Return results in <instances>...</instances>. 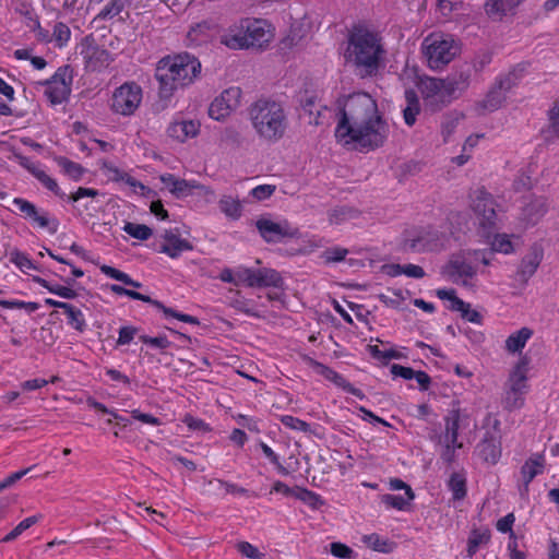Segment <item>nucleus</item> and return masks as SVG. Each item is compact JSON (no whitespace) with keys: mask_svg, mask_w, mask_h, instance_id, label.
Here are the masks:
<instances>
[{"mask_svg":"<svg viewBox=\"0 0 559 559\" xmlns=\"http://www.w3.org/2000/svg\"><path fill=\"white\" fill-rule=\"evenodd\" d=\"M242 278L249 287H275L281 288L284 280L281 273L274 269H245Z\"/></svg>","mask_w":559,"mask_h":559,"instance_id":"f8f14e48","label":"nucleus"},{"mask_svg":"<svg viewBox=\"0 0 559 559\" xmlns=\"http://www.w3.org/2000/svg\"><path fill=\"white\" fill-rule=\"evenodd\" d=\"M55 160L57 162L58 166L62 168L63 173L75 181L80 180L85 173V169L82 165L72 162L67 157L59 156L56 157Z\"/></svg>","mask_w":559,"mask_h":559,"instance_id":"f704fd0d","label":"nucleus"},{"mask_svg":"<svg viewBox=\"0 0 559 559\" xmlns=\"http://www.w3.org/2000/svg\"><path fill=\"white\" fill-rule=\"evenodd\" d=\"M441 273L453 283L467 286L468 280L476 275V270L465 260L452 259L442 267Z\"/></svg>","mask_w":559,"mask_h":559,"instance_id":"4468645a","label":"nucleus"},{"mask_svg":"<svg viewBox=\"0 0 559 559\" xmlns=\"http://www.w3.org/2000/svg\"><path fill=\"white\" fill-rule=\"evenodd\" d=\"M163 238L165 243L160 246L158 252L167 254L171 259H177L185 251L193 250V245L179 237L173 230H165Z\"/></svg>","mask_w":559,"mask_h":559,"instance_id":"f3484780","label":"nucleus"},{"mask_svg":"<svg viewBox=\"0 0 559 559\" xmlns=\"http://www.w3.org/2000/svg\"><path fill=\"white\" fill-rule=\"evenodd\" d=\"M295 497L314 510L320 509L324 504L320 495L307 488L296 487Z\"/></svg>","mask_w":559,"mask_h":559,"instance_id":"c9c22d12","label":"nucleus"},{"mask_svg":"<svg viewBox=\"0 0 559 559\" xmlns=\"http://www.w3.org/2000/svg\"><path fill=\"white\" fill-rule=\"evenodd\" d=\"M543 255L537 250L526 254L519 266L518 276L522 282H527L534 275L542 262Z\"/></svg>","mask_w":559,"mask_h":559,"instance_id":"5701e85b","label":"nucleus"},{"mask_svg":"<svg viewBox=\"0 0 559 559\" xmlns=\"http://www.w3.org/2000/svg\"><path fill=\"white\" fill-rule=\"evenodd\" d=\"M547 212V202L544 197H534L523 207L524 219L530 224H536Z\"/></svg>","mask_w":559,"mask_h":559,"instance_id":"412c9836","label":"nucleus"},{"mask_svg":"<svg viewBox=\"0 0 559 559\" xmlns=\"http://www.w3.org/2000/svg\"><path fill=\"white\" fill-rule=\"evenodd\" d=\"M549 131L559 136V104L549 110Z\"/></svg>","mask_w":559,"mask_h":559,"instance_id":"774afa93","label":"nucleus"},{"mask_svg":"<svg viewBox=\"0 0 559 559\" xmlns=\"http://www.w3.org/2000/svg\"><path fill=\"white\" fill-rule=\"evenodd\" d=\"M231 307L235 310L240 311V312H242V313H245L247 316H250V317H253V318H258V319L263 318V314H261L260 312L255 311L254 308L251 305V301L248 300V299L237 298V299L233 300Z\"/></svg>","mask_w":559,"mask_h":559,"instance_id":"6e6d98bb","label":"nucleus"},{"mask_svg":"<svg viewBox=\"0 0 559 559\" xmlns=\"http://www.w3.org/2000/svg\"><path fill=\"white\" fill-rule=\"evenodd\" d=\"M454 311H457L461 313V317L475 324H481L483 323V316L477 310H474L471 308V304L464 301V306L461 309H455Z\"/></svg>","mask_w":559,"mask_h":559,"instance_id":"052dcab7","label":"nucleus"},{"mask_svg":"<svg viewBox=\"0 0 559 559\" xmlns=\"http://www.w3.org/2000/svg\"><path fill=\"white\" fill-rule=\"evenodd\" d=\"M43 516L40 514L32 515L21 521L1 542L10 543L16 539L22 533L35 525Z\"/></svg>","mask_w":559,"mask_h":559,"instance_id":"58836bf2","label":"nucleus"},{"mask_svg":"<svg viewBox=\"0 0 559 559\" xmlns=\"http://www.w3.org/2000/svg\"><path fill=\"white\" fill-rule=\"evenodd\" d=\"M440 247V233L432 228L421 231L416 238L404 242V250L412 252L435 251Z\"/></svg>","mask_w":559,"mask_h":559,"instance_id":"2eb2a0df","label":"nucleus"},{"mask_svg":"<svg viewBox=\"0 0 559 559\" xmlns=\"http://www.w3.org/2000/svg\"><path fill=\"white\" fill-rule=\"evenodd\" d=\"M362 542L372 550L389 554L393 550L394 543L389 539L380 537L378 534L372 533L365 535Z\"/></svg>","mask_w":559,"mask_h":559,"instance_id":"72a5a7b5","label":"nucleus"},{"mask_svg":"<svg viewBox=\"0 0 559 559\" xmlns=\"http://www.w3.org/2000/svg\"><path fill=\"white\" fill-rule=\"evenodd\" d=\"M202 188L203 186L195 180L180 179V182L178 183L176 191L173 194L176 198H185L191 195L193 190Z\"/></svg>","mask_w":559,"mask_h":559,"instance_id":"864d4df0","label":"nucleus"},{"mask_svg":"<svg viewBox=\"0 0 559 559\" xmlns=\"http://www.w3.org/2000/svg\"><path fill=\"white\" fill-rule=\"evenodd\" d=\"M523 393L508 390L503 399V406L508 411L521 408L524 404Z\"/></svg>","mask_w":559,"mask_h":559,"instance_id":"5fc2aeb1","label":"nucleus"},{"mask_svg":"<svg viewBox=\"0 0 559 559\" xmlns=\"http://www.w3.org/2000/svg\"><path fill=\"white\" fill-rule=\"evenodd\" d=\"M544 467L545 459L543 454H534L525 461L521 467V475L523 479V490H521V495L528 491L530 484L537 475L543 474Z\"/></svg>","mask_w":559,"mask_h":559,"instance_id":"a211bd4d","label":"nucleus"},{"mask_svg":"<svg viewBox=\"0 0 559 559\" xmlns=\"http://www.w3.org/2000/svg\"><path fill=\"white\" fill-rule=\"evenodd\" d=\"M201 71L200 60L188 51L163 57L155 68L159 98L169 100L177 90L192 85L201 76Z\"/></svg>","mask_w":559,"mask_h":559,"instance_id":"7ed1b4c3","label":"nucleus"},{"mask_svg":"<svg viewBox=\"0 0 559 559\" xmlns=\"http://www.w3.org/2000/svg\"><path fill=\"white\" fill-rule=\"evenodd\" d=\"M406 107L403 109L404 121L408 127H412L416 122V118L419 115L421 108L418 95L413 88L405 90L404 93Z\"/></svg>","mask_w":559,"mask_h":559,"instance_id":"4be33fe9","label":"nucleus"},{"mask_svg":"<svg viewBox=\"0 0 559 559\" xmlns=\"http://www.w3.org/2000/svg\"><path fill=\"white\" fill-rule=\"evenodd\" d=\"M419 90L425 98L433 97L440 93L445 94V80L435 78L421 79Z\"/></svg>","mask_w":559,"mask_h":559,"instance_id":"c756f323","label":"nucleus"},{"mask_svg":"<svg viewBox=\"0 0 559 559\" xmlns=\"http://www.w3.org/2000/svg\"><path fill=\"white\" fill-rule=\"evenodd\" d=\"M102 168L105 169L110 175V179L112 181H117V182L123 181L130 187L140 188L142 191L147 189V187L144 186L142 182L138 181L135 178H133L129 174L120 170L118 167L114 166L112 164H110L106 160L103 162Z\"/></svg>","mask_w":559,"mask_h":559,"instance_id":"bb28decb","label":"nucleus"},{"mask_svg":"<svg viewBox=\"0 0 559 559\" xmlns=\"http://www.w3.org/2000/svg\"><path fill=\"white\" fill-rule=\"evenodd\" d=\"M380 499H381V502L386 508L396 509L399 511L407 510L408 506L414 500V499H408L407 496L405 498L401 495H391V493L382 495Z\"/></svg>","mask_w":559,"mask_h":559,"instance_id":"79ce46f5","label":"nucleus"},{"mask_svg":"<svg viewBox=\"0 0 559 559\" xmlns=\"http://www.w3.org/2000/svg\"><path fill=\"white\" fill-rule=\"evenodd\" d=\"M504 100L506 95L493 85L481 102V107L488 111H495L501 107Z\"/></svg>","mask_w":559,"mask_h":559,"instance_id":"e433bc0d","label":"nucleus"},{"mask_svg":"<svg viewBox=\"0 0 559 559\" xmlns=\"http://www.w3.org/2000/svg\"><path fill=\"white\" fill-rule=\"evenodd\" d=\"M460 419L461 414L460 409H452L449 412V414L445 416L444 421V442L448 443H459L457 437H459V429H460Z\"/></svg>","mask_w":559,"mask_h":559,"instance_id":"a878e982","label":"nucleus"},{"mask_svg":"<svg viewBox=\"0 0 559 559\" xmlns=\"http://www.w3.org/2000/svg\"><path fill=\"white\" fill-rule=\"evenodd\" d=\"M436 295L441 300H449L451 305L449 309L454 311L455 309H461L464 306V300L456 296V292L453 288H440L437 289Z\"/></svg>","mask_w":559,"mask_h":559,"instance_id":"3c124183","label":"nucleus"},{"mask_svg":"<svg viewBox=\"0 0 559 559\" xmlns=\"http://www.w3.org/2000/svg\"><path fill=\"white\" fill-rule=\"evenodd\" d=\"M122 229L124 233L139 240H147L153 235L152 228L144 224L127 222Z\"/></svg>","mask_w":559,"mask_h":559,"instance_id":"37998d69","label":"nucleus"},{"mask_svg":"<svg viewBox=\"0 0 559 559\" xmlns=\"http://www.w3.org/2000/svg\"><path fill=\"white\" fill-rule=\"evenodd\" d=\"M13 203L17 206L23 216L32 222V224L41 212V210L37 209L35 204L22 198H15Z\"/></svg>","mask_w":559,"mask_h":559,"instance_id":"49530a36","label":"nucleus"},{"mask_svg":"<svg viewBox=\"0 0 559 559\" xmlns=\"http://www.w3.org/2000/svg\"><path fill=\"white\" fill-rule=\"evenodd\" d=\"M310 366L317 373L322 376L324 379L333 382L336 386L341 388L345 383L346 379L342 374H340L332 368L323 365L322 362L310 359Z\"/></svg>","mask_w":559,"mask_h":559,"instance_id":"473e14b6","label":"nucleus"},{"mask_svg":"<svg viewBox=\"0 0 559 559\" xmlns=\"http://www.w3.org/2000/svg\"><path fill=\"white\" fill-rule=\"evenodd\" d=\"M61 280L67 284V286L55 284L53 287H49V293L64 299H75L78 297V293L72 288L76 284L75 280L71 277H61Z\"/></svg>","mask_w":559,"mask_h":559,"instance_id":"ea45409f","label":"nucleus"},{"mask_svg":"<svg viewBox=\"0 0 559 559\" xmlns=\"http://www.w3.org/2000/svg\"><path fill=\"white\" fill-rule=\"evenodd\" d=\"M200 131V123L193 120L174 121L167 128V134L171 139L179 142H185L190 138L198 135Z\"/></svg>","mask_w":559,"mask_h":559,"instance_id":"6ab92c4d","label":"nucleus"},{"mask_svg":"<svg viewBox=\"0 0 559 559\" xmlns=\"http://www.w3.org/2000/svg\"><path fill=\"white\" fill-rule=\"evenodd\" d=\"M73 81V69L66 64L59 67L55 74L40 84L47 86L45 96L52 105H59L68 100L71 94V85Z\"/></svg>","mask_w":559,"mask_h":559,"instance_id":"6e6552de","label":"nucleus"},{"mask_svg":"<svg viewBox=\"0 0 559 559\" xmlns=\"http://www.w3.org/2000/svg\"><path fill=\"white\" fill-rule=\"evenodd\" d=\"M347 253V249L341 247L328 248L323 251L322 259L326 263H336L343 261Z\"/></svg>","mask_w":559,"mask_h":559,"instance_id":"bf43d9fd","label":"nucleus"},{"mask_svg":"<svg viewBox=\"0 0 559 559\" xmlns=\"http://www.w3.org/2000/svg\"><path fill=\"white\" fill-rule=\"evenodd\" d=\"M490 540L489 531L480 532L474 530L467 540V557L472 558L477 551L480 545L487 544Z\"/></svg>","mask_w":559,"mask_h":559,"instance_id":"4c0bfd02","label":"nucleus"},{"mask_svg":"<svg viewBox=\"0 0 559 559\" xmlns=\"http://www.w3.org/2000/svg\"><path fill=\"white\" fill-rule=\"evenodd\" d=\"M236 547L237 550L247 558L261 559L262 554L249 542H239Z\"/></svg>","mask_w":559,"mask_h":559,"instance_id":"338daca9","label":"nucleus"},{"mask_svg":"<svg viewBox=\"0 0 559 559\" xmlns=\"http://www.w3.org/2000/svg\"><path fill=\"white\" fill-rule=\"evenodd\" d=\"M330 551L336 558L350 559L354 557V550L340 542L331 543Z\"/></svg>","mask_w":559,"mask_h":559,"instance_id":"e2e57ef3","label":"nucleus"},{"mask_svg":"<svg viewBox=\"0 0 559 559\" xmlns=\"http://www.w3.org/2000/svg\"><path fill=\"white\" fill-rule=\"evenodd\" d=\"M338 121L335 138L343 145L353 144L359 151H373L388 139L389 126L379 114L376 100L364 92L337 100Z\"/></svg>","mask_w":559,"mask_h":559,"instance_id":"f257e3e1","label":"nucleus"},{"mask_svg":"<svg viewBox=\"0 0 559 559\" xmlns=\"http://www.w3.org/2000/svg\"><path fill=\"white\" fill-rule=\"evenodd\" d=\"M510 389L514 392L525 393L526 388V376L520 371V367L510 376Z\"/></svg>","mask_w":559,"mask_h":559,"instance_id":"680f3d73","label":"nucleus"},{"mask_svg":"<svg viewBox=\"0 0 559 559\" xmlns=\"http://www.w3.org/2000/svg\"><path fill=\"white\" fill-rule=\"evenodd\" d=\"M241 90L229 87L221 93L210 105L209 116L214 120H223L239 105Z\"/></svg>","mask_w":559,"mask_h":559,"instance_id":"9b49d317","label":"nucleus"},{"mask_svg":"<svg viewBox=\"0 0 559 559\" xmlns=\"http://www.w3.org/2000/svg\"><path fill=\"white\" fill-rule=\"evenodd\" d=\"M0 306L4 309H25L28 312L39 309V304L23 300H0Z\"/></svg>","mask_w":559,"mask_h":559,"instance_id":"4d7b16f0","label":"nucleus"},{"mask_svg":"<svg viewBox=\"0 0 559 559\" xmlns=\"http://www.w3.org/2000/svg\"><path fill=\"white\" fill-rule=\"evenodd\" d=\"M140 341L151 347L158 348L162 350L169 348L171 346V342L167 338L166 335H158L155 337L148 335H141Z\"/></svg>","mask_w":559,"mask_h":559,"instance_id":"13d9d810","label":"nucleus"},{"mask_svg":"<svg viewBox=\"0 0 559 559\" xmlns=\"http://www.w3.org/2000/svg\"><path fill=\"white\" fill-rule=\"evenodd\" d=\"M64 313L68 317V324L75 331L82 333L86 330V321L83 312L74 307L72 304L67 302L63 308Z\"/></svg>","mask_w":559,"mask_h":559,"instance_id":"2f4dec72","label":"nucleus"},{"mask_svg":"<svg viewBox=\"0 0 559 559\" xmlns=\"http://www.w3.org/2000/svg\"><path fill=\"white\" fill-rule=\"evenodd\" d=\"M472 67L463 66L459 71L445 79V95L455 98L461 95L471 83Z\"/></svg>","mask_w":559,"mask_h":559,"instance_id":"dca6fc26","label":"nucleus"},{"mask_svg":"<svg viewBox=\"0 0 559 559\" xmlns=\"http://www.w3.org/2000/svg\"><path fill=\"white\" fill-rule=\"evenodd\" d=\"M386 51L382 38L361 25H354L347 36L344 59L360 79L376 76L384 66Z\"/></svg>","mask_w":559,"mask_h":559,"instance_id":"f03ea898","label":"nucleus"},{"mask_svg":"<svg viewBox=\"0 0 559 559\" xmlns=\"http://www.w3.org/2000/svg\"><path fill=\"white\" fill-rule=\"evenodd\" d=\"M280 421L288 429L302 431L305 433H312L310 424L292 415H282L280 417Z\"/></svg>","mask_w":559,"mask_h":559,"instance_id":"a18cd8bd","label":"nucleus"},{"mask_svg":"<svg viewBox=\"0 0 559 559\" xmlns=\"http://www.w3.org/2000/svg\"><path fill=\"white\" fill-rule=\"evenodd\" d=\"M523 1L524 0H487L485 3V11L488 16L500 20Z\"/></svg>","mask_w":559,"mask_h":559,"instance_id":"aec40b11","label":"nucleus"},{"mask_svg":"<svg viewBox=\"0 0 559 559\" xmlns=\"http://www.w3.org/2000/svg\"><path fill=\"white\" fill-rule=\"evenodd\" d=\"M213 28L214 24L211 21L199 22L190 27L187 38L195 46H200L212 37Z\"/></svg>","mask_w":559,"mask_h":559,"instance_id":"b1692460","label":"nucleus"},{"mask_svg":"<svg viewBox=\"0 0 559 559\" xmlns=\"http://www.w3.org/2000/svg\"><path fill=\"white\" fill-rule=\"evenodd\" d=\"M52 38L56 40L58 47L66 46L71 38L69 26L63 22L56 23L51 35V39Z\"/></svg>","mask_w":559,"mask_h":559,"instance_id":"603ef678","label":"nucleus"},{"mask_svg":"<svg viewBox=\"0 0 559 559\" xmlns=\"http://www.w3.org/2000/svg\"><path fill=\"white\" fill-rule=\"evenodd\" d=\"M124 8L122 0H110L97 14L96 19L98 20H108L117 16L122 12Z\"/></svg>","mask_w":559,"mask_h":559,"instance_id":"09e8293b","label":"nucleus"},{"mask_svg":"<svg viewBox=\"0 0 559 559\" xmlns=\"http://www.w3.org/2000/svg\"><path fill=\"white\" fill-rule=\"evenodd\" d=\"M218 207L228 218L237 221L242 215V205L238 199L231 195H223L218 201Z\"/></svg>","mask_w":559,"mask_h":559,"instance_id":"cd10ccee","label":"nucleus"},{"mask_svg":"<svg viewBox=\"0 0 559 559\" xmlns=\"http://www.w3.org/2000/svg\"><path fill=\"white\" fill-rule=\"evenodd\" d=\"M33 224L40 228L47 229L50 235L56 234L60 225L58 218L55 216H49V213L45 210H41L40 214L35 218Z\"/></svg>","mask_w":559,"mask_h":559,"instance_id":"c03bdc74","label":"nucleus"},{"mask_svg":"<svg viewBox=\"0 0 559 559\" xmlns=\"http://www.w3.org/2000/svg\"><path fill=\"white\" fill-rule=\"evenodd\" d=\"M99 195V191L93 188L80 187L75 192L68 197V202L79 203L83 198H96Z\"/></svg>","mask_w":559,"mask_h":559,"instance_id":"69168bd1","label":"nucleus"},{"mask_svg":"<svg viewBox=\"0 0 559 559\" xmlns=\"http://www.w3.org/2000/svg\"><path fill=\"white\" fill-rule=\"evenodd\" d=\"M34 177L49 191L59 198H63L66 193L60 189L57 181L48 176L44 170L34 173Z\"/></svg>","mask_w":559,"mask_h":559,"instance_id":"8fccbe9b","label":"nucleus"},{"mask_svg":"<svg viewBox=\"0 0 559 559\" xmlns=\"http://www.w3.org/2000/svg\"><path fill=\"white\" fill-rule=\"evenodd\" d=\"M249 117L258 135L269 142L283 138L287 117L281 103L272 99H258L249 108Z\"/></svg>","mask_w":559,"mask_h":559,"instance_id":"20e7f679","label":"nucleus"},{"mask_svg":"<svg viewBox=\"0 0 559 559\" xmlns=\"http://www.w3.org/2000/svg\"><path fill=\"white\" fill-rule=\"evenodd\" d=\"M141 100V87L134 82L124 83L115 91L111 108L117 114L130 116L139 107Z\"/></svg>","mask_w":559,"mask_h":559,"instance_id":"9d476101","label":"nucleus"},{"mask_svg":"<svg viewBox=\"0 0 559 559\" xmlns=\"http://www.w3.org/2000/svg\"><path fill=\"white\" fill-rule=\"evenodd\" d=\"M533 332L528 328H522L515 333L508 336L506 341V348L511 353H516L524 348L526 342L532 336Z\"/></svg>","mask_w":559,"mask_h":559,"instance_id":"7c9ffc66","label":"nucleus"},{"mask_svg":"<svg viewBox=\"0 0 559 559\" xmlns=\"http://www.w3.org/2000/svg\"><path fill=\"white\" fill-rule=\"evenodd\" d=\"M85 58L87 59V67L93 71H100L111 62L110 52L99 47L90 48Z\"/></svg>","mask_w":559,"mask_h":559,"instance_id":"393cba45","label":"nucleus"},{"mask_svg":"<svg viewBox=\"0 0 559 559\" xmlns=\"http://www.w3.org/2000/svg\"><path fill=\"white\" fill-rule=\"evenodd\" d=\"M473 210L479 218L480 227L490 233L496 227L497 219L495 200L491 194L480 191L474 200Z\"/></svg>","mask_w":559,"mask_h":559,"instance_id":"ddd939ff","label":"nucleus"},{"mask_svg":"<svg viewBox=\"0 0 559 559\" xmlns=\"http://www.w3.org/2000/svg\"><path fill=\"white\" fill-rule=\"evenodd\" d=\"M272 38L269 24L262 19H241L222 35L221 43L230 49L262 48Z\"/></svg>","mask_w":559,"mask_h":559,"instance_id":"39448f33","label":"nucleus"},{"mask_svg":"<svg viewBox=\"0 0 559 559\" xmlns=\"http://www.w3.org/2000/svg\"><path fill=\"white\" fill-rule=\"evenodd\" d=\"M516 85V76L514 73L500 75L496 79L495 86H497L504 95Z\"/></svg>","mask_w":559,"mask_h":559,"instance_id":"0e129e2a","label":"nucleus"},{"mask_svg":"<svg viewBox=\"0 0 559 559\" xmlns=\"http://www.w3.org/2000/svg\"><path fill=\"white\" fill-rule=\"evenodd\" d=\"M448 488L455 501L463 500L467 495L466 477L462 473L454 472L448 480Z\"/></svg>","mask_w":559,"mask_h":559,"instance_id":"c85d7f7f","label":"nucleus"},{"mask_svg":"<svg viewBox=\"0 0 559 559\" xmlns=\"http://www.w3.org/2000/svg\"><path fill=\"white\" fill-rule=\"evenodd\" d=\"M424 52L431 69L443 68L455 57L457 48L451 37L433 36L426 38Z\"/></svg>","mask_w":559,"mask_h":559,"instance_id":"0eeeda50","label":"nucleus"},{"mask_svg":"<svg viewBox=\"0 0 559 559\" xmlns=\"http://www.w3.org/2000/svg\"><path fill=\"white\" fill-rule=\"evenodd\" d=\"M254 225L261 238L267 243H280L286 239L299 236V229L287 219L275 222L269 217L261 216L255 221Z\"/></svg>","mask_w":559,"mask_h":559,"instance_id":"1a4fd4ad","label":"nucleus"},{"mask_svg":"<svg viewBox=\"0 0 559 559\" xmlns=\"http://www.w3.org/2000/svg\"><path fill=\"white\" fill-rule=\"evenodd\" d=\"M485 427L487 429L477 443L475 452L483 462L496 465L502 454L501 421L491 414H488L485 418Z\"/></svg>","mask_w":559,"mask_h":559,"instance_id":"423d86ee","label":"nucleus"},{"mask_svg":"<svg viewBox=\"0 0 559 559\" xmlns=\"http://www.w3.org/2000/svg\"><path fill=\"white\" fill-rule=\"evenodd\" d=\"M13 203L17 206L23 216L32 222V224L41 212V210L37 209L35 204L22 198H15Z\"/></svg>","mask_w":559,"mask_h":559,"instance_id":"de8ad7c7","label":"nucleus"},{"mask_svg":"<svg viewBox=\"0 0 559 559\" xmlns=\"http://www.w3.org/2000/svg\"><path fill=\"white\" fill-rule=\"evenodd\" d=\"M10 262L15 264L22 272L27 270L39 271V267L28 258V255L17 249L10 252Z\"/></svg>","mask_w":559,"mask_h":559,"instance_id":"a19ab883","label":"nucleus"}]
</instances>
